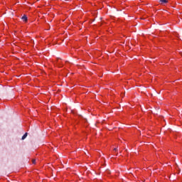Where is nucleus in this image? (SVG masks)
<instances>
[{"label":"nucleus","instance_id":"obj_4","mask_svg":"<svg viewBox=\"0 0 182 182\" xmlns=\"http://www.w3.org/2000/svg\"><path fill=\"white\" fill-rule=\"evenodd\" d=\"M32 162H33V164H36V160L33 159V160H32Z\"/></svg>","mask_w":182,"mask_h":182},{"label":"nucleus","instance_id":"obj_5","mask_svg":"<svg viewBox=\"0 0 182 182\" xmlns=\"http://www.w3.org/2000/svg\"><path fill=\"white\" fill-rule=\"evenodd\" d=\"M114 151H117V148L114 149Z\"/></svg>","mask_w":182,"mask_h":182},{"label":"nucleus","instance_id":"obj_3","mask_svg":"<svg viewBox=\"0 0 182 182\" xmlns=\"http://www.w3.org/2000/svg\"><path fill=\"white\" fill-rule=\"evenodd\" d=\"M28 137V134L27 132L25 133L24 136H22L21 139L25 140Z\"/></svg>","mask_w":182,"mask_h":182},{"label":"nucleus","instance_id":"obj_1","mask_svg":"<svg viewBox=\"0 0 182 182\" xmlns=\"http://www.w3.org/2000/svg\"><path fill=\"white\" fill-rule=\"evenodd\" d=\"M21 19L23 22H28V17L26 16V15H23L22 17H21Z\"/></svg>","mask_w":182,"mask_h":182},{"label":"nucleus","instance_id":"obj_2","mask_svg":"<svg viewBox=\"0 0 182 182\" xmlns=\"http://www.w3.org/2000/svg\"><path fill=\"white\" fill-rule=\"evenodd\" d=\"M159 2L161 5H164V4H167L168 2V0H159Z\"/></svg>","mask_w":182,"mask_h":182}]
</instances>
